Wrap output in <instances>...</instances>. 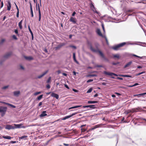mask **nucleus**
Wrapping results in <instances>:
<instances>
[{
	"mask_svg": "<svg viewBox=\"0 0 146 146\" xmlns=\"http://www.w3.org/2000/svg\"><path fill=\"white\" fill-rule=\"evenodd\" d=\"M125 44L127 45H138L143 46H146V43L145 42H136L134 43H132L130 42H125Z\"/></svg>",
	"mask_w": 146,
	"mask_h": 146,
	"instance_id": "obj_1",
	"label": "nucleus"
},
{
	"mask_svg": "<svg viewBox=\"0 0 146 146\" xmlns=\"http://www.w3.org/2000/svg\"><path fill=\"white\" fill-rule=\"evenodd\" d=\"M90 1L91 2V3L90 4V9H92V10L93 12H94L96 13L97 14H98V15L99 16H100L101 15L100 13L97 11L96 10V8H95L92 1L91 0H90Z\"/></svg>",
	"mask_w": 146,
	"mask_h": 146,
	"instance_id": "obj_2",
	"label": "nucleus"
},
{
	"mask_svg": "<svg viewBox=\"0 0 146 146\" xmlns=\"http://www.w3.org/2000/svg\"><path fill=\"white\" fill-rule=\"evenodd\" d=\"M7 108L6 107L0 106V112L1 113V116H3L5 115L7 111Z\"/></svg>",
	"mask_w": 146,
	"mask_h": 146,
	"instance_id": "obj_3",
	"label": "nucleus"
},
{
	"mask_svg": "<svg viewBox=\"0 0 146 146\" xmlns=\"http://www.w3.org/2000/svg\"><path fill=\"white\" fill-rule=\"evenodd\" d=\"M126 43L125 42L121 43L113 46L112 48L114 50H117L119 48L125 45Z\"/></svg>",
	"mask_w": 146,
	"mask_h": 146,
	"instance_id": "obj_4",
	"label": "nucleus"
},
{
	"mask_svg": "<svg viewBox=\"0 0 146 146\" xmlns=\"http://www.w3.org/2000/svg\"><path fill=\"white\" fill-rule=\"evenodd\" d=\"M126 12L127 13H132L131 14H129V16H135L136 15V13H137L135 10L132 9L126 10Z\"/></svg>",
	"mask_w": 146,
	"mask_h": 146,
	"instance_id": "obj_5",
	"label": "nucleus"
},
{
	"mask_svg": "<svg viewBox=\"0 0 146 146\" xmlns=\"http://www.w3.org/2000/svg\"><path fill=\"white\" fill-rule=\"evenodd\" d=\"M121 2H122L125 4H122L121 5V7L124 9L125 7V5H127V3H128V2H133V1H131V0H121Z\"/></svg>",
	"mask_w": 146,
	"mask_h": 146,
	"instance_id": "obj_6",
	"label": "nucleus"
},
{
	"mask_svg": "<svg viewBox=\"0 0 146 146\" xmlns=\"http://www.w3.org/2000/svg\"><path fill=\"white\" fill-rule=\"evenodd\" d=\"M143 110V108L141 107H138L137 108H133L132 109V111L133 113L141 111V110Z\"/></svg>",
	"mask_w": 146,
	"mask_h": 146,
	"instance_id": "obj_7",
	"label": "nucleus"
},
{
	"mask_svg": "<svg viewBox=\"0 0 146 146\" xmlns=\"http://www.w3.org/2000/svg\"><path fill=\"white\" fill-rule=\"evenodd\" d=\"M77 112H75L74 113H72V114H71L70 115L66 116L65 117H64L63 118H62V120H64L67 119H68V118H69L71 117L72 116H73L75 115L76 114H77Z\"/></svg>",
	"mask_w": 146,
	"mask_h": 146,
	"instance_id": "obj_8",
	"label": "nucleus"
},
{
	"mask_svg": "<svg viewBox=\"0 0 146 146\" xmlns=\"http://www.w3.org/2000/svg\"><path fill=\"white\" fill-rule=\"evenodd\" d=\"M5 129L9 130L11 129H15V127L14 126L10 125H7L5 127Z\"/></svg>",
	"mask_w": 146,
	"mask_h": 146,
	"instance_id": "obj_9",
	"label": "nucleus"
},
{
	"mask_svg": "<svg viewBox=\"0 0 146 146\" xmlns=\"http://www.w3.org/2000/svg\"><path fill=\"white\" fill-rule=\"evenodd\" d=\"M104 73L105 74L110 76H112L113 75H114L115 76H118V75L117 74H115L114 73H112V72H108L106 71H104Z\"/></svg>",
	"mask_w": 146,
	"mask_h": 146,
	"instance_id": "obj_10",
	"label": "nucleus"
},
{
	"mask_svg": "<svg viewBox=\"0 0 146 146\" xmlns=\"http://www.w3.org/2000/svg\"><path fill=\"white\" fill-rule=\"evenodd\" d=\"M94 52H98L100 54V55L103 58L105 56L103 54L102 52H101L100 50L99 49H95L94 51H93Z\"/></svg>",
	"mask_w": 146,
	"mask_h": 146,
	"instance_id": "obj_11",
	"label": "nucleus"
},
{
	"mask_svg": "<svg viewBox=\"0 0 146 146\" xmlns=\"http://www.w3.org/2000/svg\"><path fill=\"white\" fill-rule=\"evenodd\" d=\"M51 96L52 97L55 98L57 99H58L59 98V95L58 94H55L53 92H52V94H51Z\"/></svg>",
	"mask_w": 146,
	"mask_h": 146,
	"instance_id": "obj_12",
	"label": "nucleus"
},
{
	"mask_svg": "<svg viewBox=\"0 0 146 146\" xmlns=\"http://www.w3.org/2000/svg\"><path fill=\"white\" fill-rule=\"evenodd\" d=\"M95 105H87L84 106L83 107V108H90L91 109H94L95 107Z\"/></svg>",
	"mask_w": 146,
	"mask_h": 146,
	"instance_id": "obj_13",
	"label": "nucleus"
},
{
	"mask_svg": "<svg viewBox=\"0 0 146 146\" xmlns=\"http://www.w3.org/2000/svg\"><path fill=\"white\" fill-rule=\"evenodd\" d=\"M87 43H88V44L90 46V50L92 51L93 52L94 51V50L95 49H94V48H93V47H92V46L91 43L90 41H87Z\"/></svg>",
	"mask_w": 146,
	"mask_h": 146,
	"instance_id": "obj_14",
	"label": "nucleus"
},
{
	"mask_svg": "<svg viewBox=\"0 0 146 146\" xmlns=\"http://www.w3.org/2000/svg\"><path fill=\"white\" fill-rule=\"evenodd\" d=\"M0 103H2L3 104H5L7 105H8V106H11V107L13 108H16L15 106L8 103H6L3 102H0Z\"/></svg>",
	"mask_w": 146,
	"mask_h": 146,
	"instance_id": "obj_15",
	"label": "nucleus"
},
{
	"mask_svg": "<svg viewBox=\"0 0 146 146\" xmlns=\"http://www.w3.org/2000/svg\"><path fill=\"white\" fill-rule=\"evenodd\" d=\"M70 21L74 24L76 23V19L74 17H71L70 19Z\"/></svg>",
	"mask_w": 146,
	"mask_h": 146,
	"instance_id": "obj_16",
	"label": "nucleus"
},
{
	"mask_svg": "<svg viewBox=\"0 0 146 146\" xmlns=\"http://www.w3.org/2000/svg\"><path fill=\"white\" fill-rule=\"evenodd\" d=\"M137 3H140L141 4L140 5L142 7H144L146 6V2H139Z\"/></svg>",
	"mask_w": 146,
	"mask_h": 146,
	"instance_id": "obj_17",
	"label": "nucleus"
},
{
	"mask_svg": "<svg viewBox=\"0 0 146 146\" xmlns=\"http://www.w3.org/2000/svg\"><path fill=\"white\" fill-rule=\"evenodd\" d=\"M38 14H39V21H40L41 20V14L40 10V7L39 5H38Z\"/></svg>",
	"mask_w": 146,
	"mask_h": 146,
	"instance_id": "obj_18",
	"label": "nucleus"
},
{
	"mask_svg": "<svg viewBox=\"0 0 146 146\" xmlns=\"http://www.w3.org/2000/svg\"><path fill=\"white\" fill-rule=\"evenodd\" d=\"M46 113V111H42V113L40 115V117H42L46 116L47 115V114Z\"/></svg>",
	"mask_w": 146,
	"mask_h": 146,
	"instance_id": "obj_19",
	"label": "nucleus"
},
{
	"mask_svg": "<svg viewBox=\"0 0 146 146\" xmlns=\"http://www.w3.org/2000/svg\"><path fill=\"white\" fill-rule=\"evenodd\" d=\"M133 113V112L132 111V109L131 110H126L125 111L124 113L126 114H127L129 113Z\"/></svg>",
	"mask_w": 146,
	"mask_h": 146,
	"instance_id": "obj_20",
	"label": "nucleus"
},
{
	"mask_svg": "<svg viewBox=\"0 0 146 146\" xmlns=\"http://www.w3.org/2000/svg\"><path fill=\"white\" fill-rule=\"evenodd\" d=\"M8 5L7 7V10L8 11H10L11 7V5L10 2L9 1H8Z\"/></svg>",
	"mask_w": 146,
	"mask_h": 146,
	"instance_id": "obj_21",
	"label": "nucleus"
},
{
	"mask_svg": "<svg viewBox=\"0 0 146 146\" xmlns=\"http://www.w3.org/2000/svg\"><path fill=\"white\" fill-rule=\"evenodd\" d=\"M14 125H15V126H14V127H15V129L16 128H21V125H22L21 124H14Z\"/></svg>",
	"mask_w": 146,
	"mask_h": 146,
	"instance_id": "obj_22",
	"label": "nucleus"
},
{
	"mask_svg": "<svg viewBox=\"0 0 146 146\" xmlns=\"http://www.w3.org/2000/svg\"><path fill=\"white\" fill-rule=\"evenodd\" d=\"M96 33L99 36L103 37V35L102 34L101 32L100 29H98L96 31Z\"/></svg>",
	"mask_w": 146,
	"mask_h": 146,
	"instance_id": "obj_23",
	"label": "nucleus"
},
{
	"mask_svg": "<svg viewBox=\"0 0 146 146\" xmlns=\"http://www.w3.org/2000/svg\"><path fill=\"white\" fill-rule=\"evenodd\" d=\"M11 54V53L9 52L6 54L4 56V58H7L9 57Z\"/></svg>",
	"mask_w": 146,
	"mask_h": 146,
	"instance_id": "obj_24",
	"label": "nucleus"
},
{
	"mask_svg": "<svg viewBox=\"0 0 146 146\" xmlns=\"http://www.w3.org/2000/svg\"><path fill=\"white\" fill-rule=\"evenodd\" d=\"M48 71H46L45 72L42 73L41 75L38 76L37 77L38 78H41L42 77H43L48 72Z\"/></svg>",
	"mask_w": 146,
	"mask_h": 146,
	"instance_id": "obj_25",
	"label": "nucleus"
},
{
	"mask_svg": "<svg viewBox=\"0 0 146 146\" xmlns=\"http://www.w3.org/2000/svg\"><path fill=\"white\" fill-rule=\"evenodd\" d=\"M30 8L31 14V17H33V16H34L33 11V9H32V8L31 4V3H30Z\"/></svg>",
	"mask_w": 146,
	"mask_h": 146,
	"instance_id": "obj_26",
	"label": "nucleus"
},
{
	"mask_svg": "<svg viewBox=\"0 0 146 146\" xmlns=\"http://www.w3.org/2000/svg\"><path fill=\"white\" fill-rule=\"evenodd\" d=\"M23 20H22L19 22V28L21 29H22V28H23L22 26V22H23Z\"/></svg>",
	"mask_w": 146,
	"mask_h": 146,
	"instance_id": "obj_27",
	"label": "nucleus"
},
{
	"mask_svg": "<svg viewBox=\"0 0 146 146\" xmlns=\"http://www.w3.org/2000/svg\"><path fill=\"white\" fill-rule=\"evenodd\" d=\"M132 63V61H130L127 63L124 66V68H125L128 67Z\"/></svg>",
	"mask_w": 146,
	"mask_h": 146,
	"instance_id": "obj_28",
	"label": "nucleus"
},
{
	"mask_svg": "<svg viewBox=\"0 0 146 146\" xmlns=\"http://www.w3.org/2000/svg\"><path fill=\"white\" fill-rule=\"evenodd\" d=\"M13 93L14 96H18V95L20 93V92L19 91H15Z\"/></svg>",
	"mask_w": 146,
	"mask_h": 146,
	"instance_id": "obj_29",
	"label": "nucleus"
},
{
	"mask_svg": "<svg viewBox=\"0 0 146 146\" xmlns=\"http://www.w3.org/2000/svg\"><path fill=\"white\" fill-rule=\"evenodd\" d=\"M98 101H88V104H94V103H98Z\"/></svg>",
	"mask_w": 146,
	"mask_h": 146,
	"instance_id": "obj_30",
	"label": "nucleus"
},
{
	"mask_svg": "<svg viewBox=\"0 0 146 146\" xmlns=\"http://www.w3.org/2000/svg\"><path fill=\"white\" fill-rule=\"evenodd\" d=\"M120 76H121L124 77H130L132 78V77L130 75H119Z\"/></svg>",
	"mask_w": 146,
	"mask_h": 146,
	"instance_id": "obj_31",
	"label": "nucleus"
},
{
	"mask_svg": "<svg viewBox=\"0 0 146 146\" xmlns=\"http://www.w3.org/2000/svg\"><path fill=\"white\" fill-rule=\"evenodd\" d=\"M28 29H29V32H30V33H31V35L32 36V38L33 39V33L30 27V26L29 25L28 26Z\"/></svg>",
	"mask_w": 146,
	"mask_h": 146,
	"instance_id": "obj_32",
	"label": "nucleus"
},
{
	"mask_svg": "<svg viewBox=\"0 0 146 146\" xmlns=\"http://www.w3.org/2000/svg\"><path fill=\"white\" fill-rule=\"evenodd\" d=\"M27 135H23L22 136H21V137H19V140H20V139H24V140L26 139V138H27Z\"/></svg>",
	"mask_w": 146,
	"mask_h": 146,
	"instance_id": "obj_33",
	"label": "nucleus"
},
{
	"mask_svg": "<svg viewBox=\"0 0 146 146\" xmlns=\"http://www.w3.org/2000/svg\"><path fill=\"white\" fill-rule=\"evenodd\" d=\"M81 106H73V107H72L70 108H69L68 109L70 110H71L72 109L76 108H78L80 107Z\"/></svg>",
	"mask_w": 146,
	"mask_h": 146,
	"instance_id": "obj_34",
	"label": "nucleus"
},
{
	"mask_svg": "<svg viewBox=\"0 0 146 146\" xmlns=\"http://www.w3.org/2000/svg\"><path fill=\"white\" fill-rule=\"evenodd\" d=\"M25 58L26 60H32L33 59V58L32 57H30V56H25Z\"/></svg>",
	"mask_w": 146,
	"mask_h": 146,
	"instance_id": "obj_35",
	"label": "nucleus"
},
{
	"mask_svg": "<svg viewBox=\"0 0 146 146\" xmlns=\"http://www.w3.org/2000/svg\"><path fill=\"white\" fill-rule=\"evenodd\" d=\"M3 137L4 139H10L11 138V137L9 136H3Z\"/></svg>",
	"mask_w": 146,
	"mask_h": 146,
	"instance_id": "obj_36",
	"label": "nucleus"
},
{
	"mask_svg": "<svg viewBox=\"0 0 146 146\" xmlns=\"http://www.w3.org/2000/svg\"><path fill=\"white\" fill-rule=\"evenodd\" d=\"M97 76V75L94 74H91V75H87L86 76V77H96Z\"/></svg>",
	"mask_w": 146,
	"mask_h": 146,
	"instance_id": "obj_37",
	"label": "nucleus"
},
{
	"mask_svg": "<svg viewBox=\"0 0 146 146\" xmlns=\"http://www.w3.org/2000/svg\"><path fill=\"white\" fill-rule=\"evenodd\" d=\"M65 45V44L64 43H62L60 45H59L57 47H56V49H57L59 48H60L62 46L64 45Z\"/></svg>",
	"mask_w": 146,
	"mask_h": 146,
	"instance_id": "obj_38",
	"label": "nucleus"
},
{
	"mask_svg": "<svg viewBox=\"0 0 146 146\" xmlns=\"http://www.w3.org/2000/svg\"><path fill=\"white\" fill-rule=\"evenodd\" d=\"M92 88H89L88 90L87 91V92L86 93H90L92 91Z\"/></svg>",
	"mask_w": 146,
	"mask_h": 146,
	"instance_id": "obj_39",
	"label": "nucleus"
},
{
	"mask_svg": "<svg viewBox=\"0 0 146 146\" xmlns=\"http://www.w3.org/2000/svg\"><path fill=\"white\" fill-rule=\"evenodd\" d=\"M43 95H41L37 97V100H40L42 97Z\"/></svg>",
	"mask_w": 146,
	"mask_h": 146,
	"instance_id": "obj_40",
	"label": "nucleus"
},
{
	"mask_svg": "<svg viewBox=\"0 0 146 146\" xmlns=\"http://www.w3.org/2000/svg\"><path fill=\"white\" fill-rule=\"evenodd\" d=\"M113 57L114 58H119V54H117L115 55H113Z\"/></svg>",
	"mask_w": 146,
	"mask_h": 146,
	"instance_id": "obj_41",
	"label": "nucleus"
},
{
	"mask_svg": "<svg viewBox=\"0 0 146 146\" xmlns=\"http://www.w3.org/2000/svg\"><path fill=\"white\" fill-rule=\"evenodd\" d=\"M113 10V11H112V10L111 11L112 12L113 14H115V15H118V14H117L116 13V11L114 9Z\"/></svg>",
	"mask_w": 146,
	"mask_h": 146,
	"instance_id": "obj_42",
	"label": "nucleus"
},
{
	"mask_svg": "<svg viewBox=\"0 0 146 146\" xmlns=\"http://www.w3.org/2000/svg\"><path fill=\"white\" fill-rule=\"evenodd\" d=\"M73 58L74 61H75L76 60V56H75V54L74 53H73Z\"/></svg>",
	"mask_w": 146,
	"mask_h": 146,
	"instance_id": "obj_43",
	"label": "nucleus"
},
{
	"mask_svg": "<svg viewBox=\"0 0 146 146\" xmlns=\"http://www.w3.org/2000/svg\"><path fill=\"white\" fill-rule=\"evenodd\" d=\"M144 96L143 93L139 94L138 95H133V96Z\"/></svg>",
	"mask_w": 146,
	"mask_h": 146,
	"instance_id": "obj_44",
	"label": "nucleus"
},
{
	"mask_svg": "<svg viewBox=\"0 0 146 146\" xmlns=\"http://www.w3.org/2000/svg\"><path fill=\"white\" fill-rule=\"evenodd\" d=\"M145 73V72H144V71L143 72H141L139 73H138L137 74H136V76H139V75H141V74H143V73Z\"/></svg>",
	"mask_w": 146,
	"mask_h": 146,
	"instance_id": "obj_45",
	"label": "nucleus"
},
{
	"mask_svg": "<svg viewBox=\"0 0 146 146\" xmlns=\"http://www.w3.org/2000/svg\"><path fill=\"white\" fill-rule=\"evenodd\" d=\"M133 56H134L135 57H137L140 58V59H141L142 58V57L139 56H137L136 55L134 54H133Z\"/></svg>",
	"mask_w": 146,
	"mask_h": 146,
	"instance_id": "obj_46",
	"label": "nucleus"
},
{
	"mask_svg": "<svg viewBox=\"0 0 146 146\" xmlns=\"http://www.w3.org/2000/svg\"><path fill=\"white\" fill-rule=\"evenodd\" d=\"M119 62H117L116 63L113 62L112 63V64L113 65H117V64H119Z\"/></svg>",
	"mask_w": 146,
	"mask_h": 146,
	"instance_id": "obj_47",
	"label": "nucleus"
},
{
	"mask_svg": "<svg viewBox=\"0 0 146 146\" xmlns=\"http://www.w3.org/2000/svg\"><path fill=\"white\" fill-rule=\"evenodd\" d=\"M69 47H70L73 48L75 49H76V47L75 46L70 45L69 46Z\"/></svg>",
	"mask_w": 146,
	"mask_h": 146,
	"instance_id": "obj_48",
	"label": "nucleus"
},
{
	"mask_svg": "<svg viewBox=\"0 0 146 146\" xmlns=\"http://www.w3.org/2000/svg\"><path fill=\"white\" fill-rule=\"evenodd\" d=\"M12 38L13 39H15V40H17V37L15 35H13L12 36Z\"/></svg>",
	"mask_w": 146,
	"mask_h": 146,
	"instance_id": "obj_49",
	"label": "nucleus"
},
{
	"mask_svg": "<svg viewBox=\"0 0 146 146\" xmlns=\"http://www.w3.org/2000/svg\"><path fill=\"white\" fill-rule=\"evenodd\" d=\"M124 120H125V118L124 117L122 118V119L121 120V121H122L123 123H126L127 121H124Z\"/></svg>",
	"mask_w": 146,
	"mask_h": 146,
	"instance_id": "obj_50",
	"label": "nucleus"
},
{
	"mask_svg": "<svg viewBox=\"0 0 146 146\" xmlns=\"http://www.w3.org/2000/svg\"><path fill=\"white\" fill-rule=\"evenodd\" d=\"M8 87H9L8 86H4L2 88V89H5L7 88Z\"/></svg>",
	"mask_w": 146,
	"mask_h": 146,
	"instance_id": "obj_51",
	"label": "nucleus"
},
{
	"mask_svg": "<svg viewBox=\"0 0 146 146\" xmlns=\"http://www.w3.org/2000/svg\"><path fill=\"white\" fill-rule=\"evenodd\" d=\"M93 81V79H89L87 81V83H89L90 82H92Z\"/></svg>",
	"mask_w": 146,
	"mask_h": 146,
	"instance_id": "obj_52",
	"label": "nucleus"
},
{
	"mask_svg": "<svg viewBox=\"0 0 146 146\" xmlns=\"http://www.w3.org/2000/svg\"><path fill=\"white\" fill-rule=\"evenodd\" d=\"M103 58L106 61L108 62H109V60L107 58H106V57H105V56L104 57H103Z\"/></svg>",
	"mask_w": 146,
	"mask_h": 146,
	"instance_id": "obj_53",
	"label": "nucleus"
},
{
	"mask_svg": "<svg viewBox=\"0 0 146 146\" xmlns=\"http://www.w3.org/2000/svg\"><path fill=\"white\" fill-rule=\"evenodd\" d=\"M40 93H41V92H37L35 93V95H36L39 94Z\"/></svg>",
	"mask_w": 146,
	"mask_h": 146,
	"instance_id": "obj_54",
	"label": "nucleus"
},
{
	"mask_svg": "<svg viewBox=\"0 0 146 146\" xmlns=\"http://www.w3.org/2000/svg\"><path fill=\"white\" fill-rule=\"evenodd\" d=\"M105 40L107 44H108V45H109V42L106 37H105Z\"/></svg>",
	"mask_w": 146,
	"mask_h": 146,
	"instance_id": "obj_55",
	"label": "nucleus"
},
{
	"mask_svg": "<svg viewBox=\"0 0 146 146\" xmlns=\"http://www.w3.org/2000/svg\"><path fill=\"white\" fill-rule=\"evenodd\" d=\"M19 11H17V15H16L17 17H19Z\"/></svg>",
	"mask_w": 146,
	"mask_h": 146,
	"instance_id": "obj_56",
	"label": "nucleus"
},
{
	"mask_svg": "<svg viewBox=\"0 0 146 146\" xmlns=\"http://www.w3.org/2000/svg\"><path fill=\"white\" fill-rule=\"evenodd\" d=\"M15 32L16 34L18 35V31L17 29H15Z\"/></svg>",
	"mask_w": 146,
	"mask_h": 146,
	"instance_id": "obj_57",
	"label": "nucleus"
},
{
	"mask_svg": "<svg viewBox=\"0 0 146 146\" xmlns=\"http://www.w3.org/2000/svg\"><path fill=\"white\" fill-rule=\"evenodd\" d=\"M50 80H51V77H49L47 80V83L49 82H50Z\"/></svg>",
	"mask_w": 146,
	"mask_h": 146,
	"instance_id": "obj_58",
	"label": "nucleus"
},
{
	"mask_svg": "<svg viewBox=\"0 0 146 146\" xmlns=\"http://www.w3.org/2000/svg\"><path fill=\"white\" fill-rule=\"evenodd\" d=\"M102 27L103 29V30L104 32H105V30L104 27V25L103 24L102 25Z\"/></svg>",
	"mask_w": 146,
	"mask_h": 146,
	"instance_id": "obj_59",
	"label": "nucleus"
},
{
	"mask_svg": "<svg viewBox=\"0 0 146 146\" xmlns=\"http://www.w3.org/2000/svg\"><path fill=\"white\" fill-rule=\"evenodd\" d=\"M96 67H103L101 65H96Z\"/></svg>",
	"mask_w": 146,
	"mask_h": 146,
	"instance_id": "obj_60",
	"label": "nucleus"
},
{
	"mask_svg": "<svg viewBox=\"0 0 146 146\" xmlns=\"http://www.w3.org/2000/svg\"><path fill=\"white\" fill-rule=\"evenodd\" d=\"M46 87L48 89H49L50 88V86L49 84H48L46 85Z\"/></svg>",
	"mask_w": 146,
	"mask_h": 146,
	"instance_id": "obj_61",
	"label": "nucleus"
},
{
	"mask_svg": "<svg viewBox=\"0 0 146 146\" xmlns=\"http://www.w3.org/2000/svg\"><path fill=\"white\" fill-rule=\"evenodd\" d=\"M42 104V102H40L38 104V106L40 107Z\"/></svg>",
	"mask_w": 146,
	"mask_h": 146,
	"instance_id": "obj_62",
	"label": "nucleus"
},
{
	"mask_svg": "<svg viewBox=\"0 0 146 146\" xmlns=\"http://www.w3.org/2000/svg\"><path fill=\"white\" fill-rule=\"evenodd\" d=\"M117 79L118 80H123V78L119 77H117Z\"/></svg>",
	"mask_w": 146,
	"mask_h": 146,
	"instance_id": "obj_63",
	"label": "nucleus"
},
{
	"mask_svg": "<svg viewBox=\"0 0 146 146\" xmlns=\"http://www.w3.org/2000/svg\"><path fill=\"white\" fill-rule=\"evenodd\" d=\"M65 87L68 89H69V88L68 87V86L67 85V84H65Z\"/></svg>",
	"mask_w": 146,
	"mask_h": 146,
	"instance_id": "obj_64",
	"label": "nucleus"
}]
</instances>
